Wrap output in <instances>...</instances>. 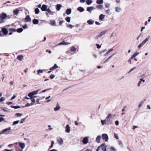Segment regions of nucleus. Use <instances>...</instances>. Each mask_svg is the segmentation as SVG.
<instances>
[{"instance_id": "nucleus-13", "label": "nucleus", "mask_w": 151, "mask_h": 151, "mask_svg": "<svg viewBox=\"0 0 151 151\" xmlns=\"http://www.w3.org/2000/svg\"><path fill=\"white\" fill-rule=\"evenodd\" d=\"M50 24L52 26H55L56 25V22L55 20H50Z\"/></svg>"}, {"instance_id": "nucleus-28", "label": "nucleus", "mask_w": 151, "mask_h": 151, "mask_svg": "<svg viewBox=\"0 0 151 151\" xmlns=\"http://www.w3.org/2000/svg\"><path fill=\"white\" fill-rule=\"evenodd\" d=\"M23 58V57L22 55H19L17 57L18 60L20 61H21Z\"/></svg>"}, {"instance_id": "nucleus-63", "label": "nucleus", "mask_w": 151, "mask_h": 151, "mask_svg": "<svg viewBox=\"0 0 151 151\" xmlns=\"http://www.w3.org/2000/svg\"><path fill=\"white\" fill-rule=\"evenodd\" d=\"M106 49H105L103 50H101L100 52H99L100 54H101V53L106 52Z\"/></svg>"}, {"instance_id": "nucleus-31", "label": "nucleus", "mask_w": 151, "mask_h": 151, "mask_svg": "<svg viewBox=\"0 0 151 151\" xmlns=\"http://www.w3.org/2000/svg\"><path fill=\"white\" fill-rule=\"evenodd\" d=\"M139 54L138 52H135L131 56V59H133L136 56L138 55Z\"/></svg>"}, {"instance_id": "nucleus-9", "label": "nucleus", "mask_w": 151, "mask_h": 151, "mask_svg": "<svg viewBox=\"0 0 151 151\" xmlns=\"http://www.w3.org/2000/svg\"><path fill=\"white\" fill-rule=\"evenodd\" d=\"M95 9L93 6L88 7L87 8L86 10L88 12L91 13L92 10Z\"/></svg>"}, {"instance_id": "nucleus-27", "label": "nucleus", "mask_w": 151, "mask_h": 151, "mask_svg": "<svg viewBox=\"0 0 151 151\" xmlns=\"http://www.w3.org/2000/svg\"><path fill=\"white\" fill-rule=\"evenodd\" d=\"M104 1L103 0H96V3L99 4H103Z\"/></svg>"}, {"instance_id": "nucleus-51", "label": "nucleus", "mask_w": 151, "mask_h": 151, "mask_svg": "<svg viewBox=\"0 0 151 151\" xmlns=\"http://www.w3.org/2000/svg\"><path fill=\"white\" fill-rule=\"evenodd\" d=\"M106 13L107 14L110 15L111 14V13L110 9H108L106 11Z\"/></svg>"}, {"instance_id": "nucleus-53", "label": "nucleus", "mask_w": 151, "mask_h": 151, "mask_svg": "<svg viewBox=\"0 0 151 151\" xmlns=\"http://www.w3.org/2000/svg\"><path fill=\"white\" fill-rule=\"evenodd\" d=\"M51 144L49 148L50 149L53 147V145L54 144V141H51Z\"/></svg>"}, {"instance_id": "nucleus-37", "label": "nucleus", "mask_w": 151, "mask_h": 151, "mask_svg": "<svg viewBox=\"0 0 151 151\" xmlns=\"http://www.w3.org/2000/svg\"><path fill=\"white\" fill-rule=\"evenodd\" d=\"M70 17H68L65 18V20L68 22H70Z\"/></svg>"}, {"instance_id": "nucleus-39", "label": "nucleus", "mask_w": 151, "mask_h": 151, "mask_svg": "<svg viewBox=\"0 0 151 151\" xmlns=\"http://www.w3.org/2000/svg\"><path fill=\"white\" fill-rule=\"evenodd\" d=\"M46 11L47 12V13H49L50 14L52 15V14L53 12L49 8H47Z\"/></svg>"}, {"instance_id": "nucleus-17", "label": "nucleus", "mask_w": 151, "mask_h": 151, "mask_svg": "<svg viewBox=\"0 0 151 151\" xmlns=\"http://www.w3.org/2000/svg\"><path fill=\"white\" fill-rule=\"evenodd\" d=\"M101 137L100 135L96 137V142L98 143H100V140L101 139Z\"/></svg>"}, {"instance_id": "nucleus-58", "label": "nucleus", "mask_w": 151, "mask_h": 151, "mask_svg": "<svg viewBox=\"0 0 151 151\" xmlns=\"http://www.w3.org/2000/svg\"><path fill=\"white\" fill-rule=\"evenodd\" d=\"M96 46L97 48L98 49H100L101 47V45H100L98 44H96Z\"/></svg>"}, {"instance_id": "nucleus-3", "label": "nucleus", "mask_w": 151, "mask_h": 151, "mask_svg": "<svg viewBox=\"0 0 151 151\" xmlns=\"http://www.w3.org/2000/svg\"><path fill=\"white\" fill-rule=\"evenodd\" d=\"M102 138L105 142H107L109 139V137L107 134H103L102 135Z\"/></svg>"}, {"instance_id": "nucleus-4", "label": "nucleus", "mask_w": 151, "mask_h": 151, "mask_svg": "<svg viewBox=\"0 0 151 151\" xmlns=\"http://www.w3.org/2000/svg\"><path fill=\"white\" fill-rule=\"evenodd\" d=\"M11 129V127H10L8 128H6L2 130L1 132H0V135L2 134H5L6 132L7 131L10 130Z\"/></svg>"}, {"instance_id": "nucleus-6", "label": "nucleus", "mask_w": 151, "mask_h": 151, "mask_svg": "<svg viewBox=\"0 0 151 151\" xmlns=\"http://www.w3.org/2000/svg\"><path fill=\"white\" fill-rule=\"evenodd\" d=\"M82 142L83 144H87L88 142V138L87 137H85L82 140Z\"/></svg>"}, {"instance_id": "nucleus-32", "label": "nucleus", "mask_w": 151, "mask_h": 151, "mask_svg": "<svg viewBox=\"0 0 151 151\" xmlns=\"http://www.w3.org/2000/svg\"><path fill=\"white\" fill-rule=\"evenodd\" d=\"M149 38V37H147L145 40L141 43L143 45L146 43V42L148 40Z\"/></svg>"}, {"instance_id": "nucleus-43", "label": "nucleus", "mask_w": 151, "mask_h": 151, "mask_svg": "<svg viewBox=\"0 0 151 151\" xmlns=\"http://www.w3.org/2000/svg\"><path fill=\"white\" fill-rule=\"evenodd\" d=\"M35 14H37L39 13L40 10L38 8H36L35 10Z\"/></svg>"}, {"instance_id": "nucleus-35", "label": "nucleus", "mask_w": 151, "mask_h": 151, "mask_svg": "<svg viewBox=\"0 0 151 151\" xmlns=\"http://www.w3.org/2000/svg\"><path fill=\"white\" fill-rule=\"evenodd\" d=\"M113 50V48L111 49L108 51L106 52V53L104 55V56H106L110 52H111Z\"/></svg>"}, {"instance_id": "nucleus-49", "label": "nucleus", "mask_w": 151, "mask_h": 151, "mask_svg": "<svg viewBox=\"0 0 151 151\" xmlns=\"http://www.w3.org/2000/svg\"><path fill=\"white\" fill-rule=\"evenodd\" d=\"M1 109L3 111L5 112H9V111L6 110V108L5 107H1Z\"/></svg>"}, {"instance_id": "nucleus-59", "label": "nucleus", "mask_w": 151, "mask_h": 151, "mask_svg": "<svg viewBox=\"0 0 151 151\" xmlns=\"http://www.w3.org/2000/svg\"><path fill=\"white\" fill-rule=\"evenodd\" d=\"M50 78L51 79H53L55 77V75L54 74H51L50 75Z\"/></svg>"}, {"instance_id": "nucleus-24", "label": "nucleus", "mask_w": 151, "mask_h": 151, "mask_svg": "<svg viewBox=\"0 0 151 151\" xmlns=\"http://www.w3.org/2000/svg\"><path fill=\"white\" fill-rule=\"evenodd\" d=\"M94 22V21L92 19H89L87 21V23L89 25L93 24Z\"/></svg>"}, {"instance_id": "nucleus-29", "label": "nucleus", "mask_w": 151, "mask_h": 151, "mask_svg": "<svg viewBox=\"0 0 151 151\" xmlns=\"http://www.w3.org/2000/svg\"><path fill=\"white\" fill-rule=\"evenodd\" d=\"M32 22L33 24H37L39 23L38 20L36 19H33L32 21Z\"/></svg>"}, {"instance_id": "nucleus-23", "label": "nucleus", "mask_w": 151, "mask_h": 151, "mask_svg": "<svg viewBox=\"0 0 151 151\" xmlns=\"http://www.w3.org/2000/svg\"><path fill=\"white\" fill-rule=\"evenodd\" d=\"M19 146L22 149H24L25 147V144L24 143L19 142Z\"/></svg>"}, {"instance_id": "nucleus-1", "label": "nucleus", "mask_w": 151, "mask_h": 151, "mask_svg": "<svg viewBox=\"0 0 151 151\" xmlns=\"http://www.w3.org/2000/svg\"><path fill=\"white\" fill-rule=\"evenodd\" d=\"M106 147L105 144L103 143L98 147L96 151H106Z\"/></svg>"}, {"instance_id": "nucleus-25", "label": "nucleus", "mask_w": 151, "mask_h": 151, "mask_svg": "<svg viewBox=\"0 0 151 151\" xmlns=\"http://www.w3.org/2000/svg\"><path fill=\"white\" fill-rule=\"evenodd\" d=\"M62 6L61 4H58L56 5V9L57 11H59Z\"/></svg>"}, {"instance_id": "nucleus-2", "label": "nucleus", "mask_w": 151, "mask_h": 151, "mask_svg": "<svg viewBox=\"0 0 151 151\" xmlns=\"http://www.w3.org/2000/svg\"><path fill=\"white\" fill-rule=\"evenodd\" d=\"M107 30H104L101 31L99 34L97 35L95 37V39L96 40L98 39L99 38H101L107 32Z\"/></svg>"}, {"instance_id": "nucleus-33", "label": "nucleus", "mask_w": 151, "mask_h": 151, "mask_svg": "<svg viewBox=\"0 0 151 151\" xmlns=\"http://www.w3.org/2000/svg\"><path fill=\"white\" fill-rule=\"evenodd\" d=\"M149 38V37H147L145 40L141 43L143 45L146 43V42L148 40Z\"/></svg>"}, {"instance_id": "nucleus-55", "label": "nucleus", "mask_w": 151, "mask_h": 151, "mask_svg": "<svg viewBox=\"0 0 151 151\" xmlns=\"http://www.w3.org/2000/svg\"><path fill=\"white\" fill-rule=\"evenodd\" d=\"M15 115H17V116H19L20 117L22 115V114L21 113H16L15 114Z\"/></svg>"}, {"instance_id": "nucleus-44", "label": "nucleus", "mask_w": 151, "mask_h": 151, "mask_svg": "<svg viewBox=\"0 0 151 151\" xmlns=\"http://www.w3.org/2000/svg\"><path fill=\"white\" fill-rule=\"evenodd\" d=\"M17 32L18 33H21V32L23 30V29L22 28H20L18 29H17L16 30Z\"/></svg>"}, {"instance_id": "nucleus-18", "label": "nucleus", "mask_w": 151, "mask_h": 151, "mask_svg": "<svg viewBox=\"0 0 151 151\" xmlns=\"http://www.w3.org/2000/svg\"><path fill=\"white\" fill-rule=\"evenodd\" d=\"M105 120L106 121L107 125H109L111 124V122L109 118L107 119L106 117Z\"/></svg>"}, {"instance_id": "nucleus-56", "label": "nucleus", "mask_w": 151, "mask_h": 151, "mask_svg": "<svg viewBox=\"0 0 151 151\" xmlns=\"http://www.w3.org/2000/svg\"><path fill=\"white\" fill-rule=\"evenodd\" d=\"M31 101H32V102H33L34 103H35V99L34 98V97H32L30 98Z\"/></svg>"}, {"instance_id": "nucleus-64", "label": "nucleus", "mask_w": 151, "mask_h": 151, "mask_svg": "<svg viewBox=\"0 0 151 151\" xmlns=\"http://www.w3.org/2000/svg\"><path fill=\"white\" fill-rule=\"evenodd\" d=\"M5 98L2 97L0 99V102L3 101L5 100Z\"/></svg>"}, {"instance_id": "nucleus-61", "label": "nucleus", "mask_w": 151, "mask_h": 151, "mask_svg": "<svg viewBox=\"0 0 151 151\" xmlns=\"http://www.w3.org/2000/svg\"><path fill=\"white\" fill-rule=\"evenodd\" d=\"M112 116V115L111 114H109L106 117L107 119L109 118H111V117Z\"/></svg>"}, {"instance_id": "nucleus-30", "label": "nucleus", "mask_w": 151, "mask_h": 151, "mask_svg": "<svg viewBox=\"0 0 151 151\" xmlns=\"http://www.w3.org/2000/svg\"><path fill=\"white\" fill-rule=\"evenodd\" d=\"M93 2L92 0H86V3L88 5H90Z\"/></svg>"}, {"instance_id": "nucleus-5", "label": "nucleus", "mask_w": 151, "mask_h": 151, "mask_svg": "<svg viewBox=\"0 0 151 151\" xmlns=\"http://www.w3.org/2000/svg\"><path fill=\"white\" fill-rule=\"evenodd\" d=\"M57 140L59 145H61L63 144V140L61 137H57Z\"/></svg>"}, {"instance_id": "nucleus-45", "label": "nucleus", "mask_w": 151, "mask_h": 151, "mask_svg": "<svg viewBox=\"0 0 151 151\" xmlns=\"http://www.w3.org/2000/svg\"><path fill=\"white\" fill-rule=\"evenodd\" d=\"M33 95H33V94L32 93V92H29L28 95V96L29 97H30V98L33 97Z\"/></svg>"}, {"instance_id": "nucleus-7", "label": "nucleus", "mask_w": 151, "mask_h": 151, "mask_svg": "<svg viewBox=\"0 0 151 151\" xmlns=\"http://www.w3.org/2000/svg\"><path fill=\"white\" fill-rule=\"evenodd\" d=\"M48 6L47 5L45 4H43L42 7H41V10L42 11H46L47 9Z\"/></svg>"}, {"instance_id": "nucleus-52", "label": "nucleus", "mask_w": 151, "mask_h": 151, "mask_svg": "<svg viewBox=\"0 0 151 151\" xmlns=\"http://www.w3.org/2000/svg\"><path fill=\"white\" fill-rule=\"evenodd\" d=\"M76 50V49L74 47H71V52H74Z\"/></svg>"}, {"instance_id": "nucleus-41", "label": "nucleus", "mask_w": 151, "mask_h": 151, "mask_svg": "<svg viewBox=\"0 0 151 151\" xmlns=\"http://www.w3.org/2000/svg\"><path fill=\"white\" fill-rule=\"evenodd\" d=\"M118 145L121 147H123V145L121 141H119L118 142Z\"/></svg>"}, {"instance_id": "nucleus-60", "label": "nucleus", "mask_w": 151, "mask_h": 151, "mask_svg": "<svg viewBox=\"0 0 151 151\" xmlns=\"http://www.w3.org/2000/svg\"><path fill=\"white\" fill-rule=\"evenodd\" d=\"M43 72V70H39L37 71V74H39L40 73H42Z\"/></svg>"}, {"instance_id": "nucleus-42", "label": "nucleus", "mask_w": 151, "mask_h": 151, "mask_svg": "<svg viewBox=\"0 0 151 151\" xmlns=\"http://www.w3.org/2000/svg\"><path fill=\"white\" fill-rule=\"evenodd\" d=\"M101 122L102 125H104L106 124V121L105 120V119L104 120H101Z\"/></svg>"}, {"instance_id": "nucleus-12", "label": "nucleus", "mask_w": 151, "mask_h": 151, "mask_svg": "<svg viewBox=\"0 0 151 151\" xmlns=\"http://www.w3.org/2000/svg\"><path fill=\"white\" fill-rule=\"evenodd\" d=\"M7 16V14L6 13H3L1 14L0 15V18L4 19L6 18Z\"/></svg>"}, {"instance_id": "nucleus-36", "label": "nucleus", "mask_w": 151, "mask_h": 151, "mask_svg": "<svg viewBox=\"0 0 151 151\" xmlns=\"http://www.w3.org/2000/svg\"><path fill=\"white\" fill-rule=\"evenodd\" d=\"M96 7L97 9H101L103 8V6L102 5L99 4L96 5Z\"/></svg>"}, {"instance_id": "nucleus-48", "label": "nucleus", "mask_w": 151, "mask_h": 151, "mask_svg": "<svg viewBox=\"0 0 151 151\" xmlns=\"http://www.w3.org/2000/svg\"><path fill=\"white\" fill-rule=\"evenodd\" d=\"M66 27H67L69 28H70L71 29L74 27V26L71 24H68L66 25Z\"/></svg>"}, {"instance_id": "nucleus-8", "label": "nucleus", "mask_w": 151, "mask_h": 151, "mask_svg": "<svg viewBox=\"0 0 151 151\" xmlns=\"http://www.w3.org/2000/svg\"><path fill=\"white\" fill-rule=\"evenodd\" d=\"M1 31L4 35H6L8 33V31L7 29L3 28L1 29Z\"/></svg>"}, {"instance_id": "nucleus-19", "label": "nucleus", "mask_w": 151, "mask_h": 151, "mask_svg": "<svg viewBox=\"0 0 151 151\" xmlns=\"http://www.w3.org/2000/svg\"><path fill=\"white\" fill-rule=\"evenodd\" d=\"M77 10L81 12H83L85 10L84 9L83 7L81 6L78 7L77 8Z\"/></svg>"}, {"instance_id": "nucleus-46", "label": "nucleus", "mask_w": 151, "mask_h": 151, "mask_svg": "<svg viewBox=\"0 0 151 151\" xmlns=\"http://www.w3.org/2000/svg\"><path fill=\"white\" fill-rule=\"evenodd\" d=\"M27 117V116L25 118H23V119H21V121L20 122V124H22V123H23L25 121V119H26V118Z\"/></svg>"}, {"instance_id": "nucleus-26", "label": "nucleus", "mask_w": 151, "mask_h": 151, "mask_svg": "<svg viewBox=\"0 0 151 151\" xmlns=\"http://www.w3.org/2000/svg\"><path fill=\"white\" fill-rule=\"evenodd\" d=\"M105 16L103 14H101L99 16V19L101 21H102L105 17Z\"/></svg>"}, {"instance_id": "nucleus-47", "label": "nucleus", "mask_w": 151, "mask_h": 151, "mask_svg": "<svg viewBox=\"0 0 151 151\" xmlns=\"http://www.w3.org/2000/svg\"><path fill=\"white\" fill-rule=\"evenodd\" d=\"M110 4L109 3H106L105 4V7L106 8H108L110 7Z\"/></svg>"}, {"instance_id": "nucleus-62", "label": "nucleus", "mask_w": 151, "mask_h": 151, "mask_svg": "<svg viewBox=\"0 0 151 151\" xmlns=\"http://www.w3.org/2000/svg\"><path fill=\"white\" fill-rule=\"evenodd\" d=\"M115 138L116 139H118L119 137L118 135L117 134H114Z\"/></svg>"}, {"instance_id": "nucleus-20", "label": "nucleus", "mask_w": 151, "mask_h": 151, "mask_svg": "<svg viewBox=\"0 0 151 151\" xmlns=\"http://www.w3.org/2000/svg\"><path fill=\"white\" fill-rule=\"evenodd\" d=\"M26 22H29L31 21V18H30L29 16L27 15L25 19Z\"/></svg>"}, {"instance_id": "nucleus-11", "label": "nucleus", "mask_w": 151, "mask_h": 151, "mask_svg": "<svg viewBox=\"0 0 151 151\" xmlns=\"http://www.w3.org/2000/svg\"><path fill=\"white\" fill-rule=\"evenodd\" d=\"M9 31L10 32L9 35H11L12 34V32H15L16 31V29L14 28H10L9 29Z\"/></svg>"}, {"instance_id": "nucleus-54", "label": "nucleus", "mask_w": 151, "mask_h": 151, "mask_svg": "<svg viewBox=\"0 0 151 151\" xmlns=\"http://www.w3.org/2000/svg\"><path fill=\"white\" fill-rule=\"evenodd\" d=\"M19 120H17V121H14L13 122V124L14 125L17 124L19 123Z\"/></svg>"}, {"instance_id": "nucleus-57", "label": "nucleus", "mask_w": 151, "mask_h": 151, "mask_svg": "<svg viewBox=\"0 0 151 151\" xmlns=\"http://www.w3.org/2000/svg\"><path fill=\"white\" fill-rule=\"evenodd\" d=\"M65 21L64 20H61L59 22V25L60 26Z\"/></svg>"}, {"instance_id": "nucleus-50", "label": "nucleus", "mask_w": 151, "mask_h": 151, "mask_svg": "<svg viewBox=\"0 0 151 151\" xmlns=\"http://www.w3.org/2000/svg\"><path fill=\"white\" fill-rule=\"evenodd\" d=\"M51 89V88H48V89H45V90H42V91H41V92L42 93H44V92H45L47 91H49Z\"/></svg>"}, {"instance_id": "nucleus-10", "label": "nucleus", "mask_w": 151, "mask_h": 151, "mask_svg": "<svg viewBox=\"0 0 151 151\" xmlns=\"http://www.w3.org/2000/svg\"><path fill=\"white\" fill-rule=\"evenodd\" d=\"M65 132L69 133L70 131V127L68 124H67L65 128Z\"/></svg>"}, {"instance_id": "nucleus-14", "label": "nucleus", "mask_w": 151, "mask_h": 151, "mask_svg": "<svg viewBox=\"0 0 151 151\" xmlns=\"http://www.w3.org/2000/svg\"><path fill=\"white\" fill-rule=\"evenodd\" d=\"M115 9V12H119L122 11L121 8L119 6H116Z\"/></svg>"}, {"instance_id": "nucleus-38", "label": "nucleus", "mask_w": 151, "mask_h": 151, "mask_svg": "<svg viewBox=\"0 0 151 151\" xmlns=\"http://www.w3.org/2000/svg\"><path fill=\"white\" fill-rule=\"evenodd\" d=\"M10 107L12 108H14V109H18L20 108V106H11Z\"/></svg>"}, {"instance_id": "nucleus-40", "label": "nucleus", "mask_w": 151, "mask_h": 151, "mask_svg": "<svg viewBox=\"0 0 151 151\" xmlns=\"http://www.w3.org/2000/svg\"><path fill=\"white\" fill-rule=\"evenodd\" d=\"M40 90V89H38L36 91H32V93L33 95H35L37 94Z\"/></svg>"}, {"instance_id": "nucleus-21", "label": "nucleus", "mask_w": 151, "mask_h": 151, "mask_svg": "<svg viewBox=\"0 0 151 151\" xmlns=\"http://www.w3.org/2000/svg\"><path fill=\"white\" fill-rule=\"evenodd\" d=\"M60 106H59V104L58 103L57 104L56 107L54 108V110L55 111H57L60 109Z\"/></svg>"}, {"instance_id": "nucleus-16", "label": "nucleus", "mask_w": 151, "mask_h": 151, "mask_svg": "<svg viewBox=\"0 0 151 151\" xmlns=\"http://www.w3.org/2000/svg\"><path fill=\"white\" fill-rule=\"evenodd\" d=\"M19 13V10L16 9L13 10V14L15 15H17Z\"/></svg>"}, {"instance_id": "nucleus-34", "label": "nucleus", "mask_w": 151, "mask_h": 151, "mask_svg": "<svg viewBox=\"0 0 151 151\" xmlns=\"http://www.w3.org/2000/svg\"><path fill=\"white\" fill-rule=\"evenodd\" d=\"M149 38V37H147L145 40L141 43L143 45L146 43V42L148 40Z\"/></svg>"}, {"instance_id": "nucleus-15", "label": "nucleus", "mask_w": 151, "mask_h": 151, "mask_svg": "<svg viewBox=\"0 0 151 151\" xmlns=\"http://www.w3.org/2000/svg\"><path fill=\"white\" fill-rule=\"evenodd\" d=\"M71 12L72 10L71 9H68L66 10L65 11V13L67 15H69L71 13Z\"/></svg>"}, {"instance_id": "nucleus-22", "label": "nucleus", "mask_w": 151, "mask_h": 151, "mask_svg": "<svg viewBox=\"0 0 151 151\" xmlns=\"http://www.w3.org/2000/svg\"><path fill=\"white\" fill-rule=\"evenodd\" d=\"M58 66L56 64H55L54 66L50 68V70H55V69L58 68Z\"/></svg>"}]
</instances>
